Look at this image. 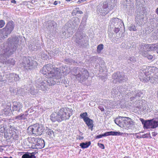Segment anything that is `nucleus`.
Masks as SVG:
<instances>
[{"mask_svg":"<svg viewBox=\"0 0 158 158\" xmlns=\"http://www.w3.org/2000/svg\"><path fill=\"white\" fill-rule=\"evenodd\" d=\"M109 0H106L103 4H100L97 6V13L98 14L104 16L109 12Z\"/></svg>","mask_w":158,"mask_h":158,"instance_id":"nucleus-8","label":"nucleus"},{"mask_svg":"<svg viewBox=\"0 0 158 158\" xmlns=\"http://www.w3.org/2000/svg\"><path fill=\"white\" fill-rule=\"evenodd\" d=\"M123 158H131L129 156H125Z\"/></svg>","mask_w":158,"mask_h":158,"instance_id":"nucleus-62","label":"nucleus"},{"mask_svg":"<svg viewBox=\"0 0 158 158\" xmlns=\"http://www.w3.org/2000/svg\"><path fill=\"white\" fill-rule=\"evenodd\" d=\"M47 133L48 135L51 136L54 134V132L51 129H49L47 132Z\"/></svg>","mask_w":158,"mask_h":158,"instance_id":"nucleus-49","label":"nucleus"},{"mask_svg":"<svg viewBox=\"0 0 158 158\" xmlns=\"http://www.w3.org/2000/svg\"><path fill=\"white\" fill-rule=\"evenodd\" d=\"M152 134L153 136L155 137L157 135V133L156 132L154 131L152 133Z\"/></svg>","mask_w":158,"mask_h":158,"instance_id":"nucleus-55","label":"nucleus"},{"mask_svg":"<svg viewBox=\"0 0 158 158\" xmlns=\"http://www.w3.org/2000/svg\"><path fill=\"white\" fill-rule=\"evenodd\" d=\"M56 23L54 21H52L51 22L50 26H49V27L50 28V27H51L52 29H53L56 25Z\"/></svg>","mask_w":158,"mask_h":158,"instance_id":"nucleus-51","label":"nucleus"},{"mask_svg":"<svg viewBox=\"0 0 158 158\" xmlns=\"http://www.w3.org/2000/svg\"><path fill=\"white\" fill-rule=\"evenodd\" d=\"M27 89L26 87L21 88V89L18 91V93L19 94H24L25 93L27 92Z\"/></svg>","mask_w":158,"mask_h":158,"instance_id":"nucleus-35","label":"nucleus"},{"mask_svg":"<svg viewBox=\"0 0 158 158\" xmlns=\"http://www.w3.org/2000/svg\"><path fill=\"white\" fill-rule=\"evenodd\" d=\"M4 158H13L11 156H10L9 158H8L7 157H5Z\"/></svg>","mask_w":158,"mask_h":158,"instance_id":"nucleus-64","label":"nucleus"},{"mask_svg":"<svg viewBox=\"0 0 158 158\" xmlns=\"http://www.w3.org/2000/svg\"><path fill=\"white\" fill-rule=\"evenodd\" d=\"M116 3V0H110L109 1V10H112L115 6Z\"/></svg>","mask_w":158,"mask_h":158,"instance_id":"nucleus-32","label":"nucleus"},{"mask_svg":"<svg viewBox=\"0 0 158 158\" xmlns=\"http://www.w3.org/2000/svg\"><path fill=\"white\" fill-rule=\"evenodd\" d=\"M80 116L83 119L84 121L85 119H87V118H89L87 116L88 114L87 112H84L83 113H81L80 114Z\"/></svg>","mask_w":158,"mask_h":158,"instance_id":"nucleus-37","label":"nucleus"},{"mask_svg":"<svg viewBox=\"0 0 158 158\" xmlns=\"http://www.w3.org/2000/svg\"><path fill=\"white\" fill-rule=\"evenodd\" d=\"M122 134L120 132L117 131H109V135L118 136Z\"/></svg>","mask_w":158,"mask_h":158,"instance_id":"nucleus-33","label":"nucleus"},{"mask_svg":"<svg viewBox=\"0 0 158 158\" xmlns=\"http://www.w3.org/2000/svg\"><path fill=\"white\" fill-rule=\"evenodd\" d=\"M103 48V45L102 44H101L99 45L97 48V52L99 53L101 52V50Z\"/></svg>","mask_w":158,"mask_h":158,"instance_id":"nucleus-40","label":"nucleus"},{"mask_svg":"<svg viewBox=\"0 0 158 158\" xmlns=\"http://www.w3.org/2000/svg\"><path fill=\"white\" fill-rule=\"evenodd\" d=\"M124 7H125L126 10L130 12L134 10L135 6L133 2L126 0V2L124 3Z\"/></svg>","mask_w":158,"mask_h":158,"instance_id":"nucleus-16","label":"nucleus"},{"mask_svg":"<svg viewBox=\"0 0 158 158\" xmlns=\"http://www.w3.org/2000/svg\"><path fill=\"white\" fill-rule=\"evenodd\" d=\"M137 137L138 138H141L142 137H140L138 135H137Z\"/></svg>","mask_w":158,"mask_h":158,"instance_id":"nucleus-63","label":"nucleus"},{"mask_svg":"<svg viewBox=\"0 0 158 158\" xmlns=\"http://www.w3.org/2000/svg\"><path fill=\"white\" fill-rule=\"evenodd\" d=\"M151 121V128L154 129L158 127V119L153 118Z\"/></svg>","mask_w":158,"mask_h":158,"instance_id":"nucleus-29","label":"nucleus"},{"mask_svg":"<svg viewBox=\"0 0 158 158\" xmlns=\"http://www.w3.org/2000/svg\"><path fill=\"white\" fill-rule=\"evenodd\" d=\"M58 4V2L57 1H55L54 2V5H57Z\"/></svg>","mask_w":158,"mask_h":158,"instance_id":"nucleus-60","label":"nucleus"},{"mask_svg":"<svg viewBox=\"0 0 158 158\" xmlns=\"http://www.w3.org/2000/svg\"><path fill=\"white\" fill-rule=\"evenodd\" d=\"M50 118L51 120L53 122L56 121L58 122H60L63 121L61 116L59 115V112H58L57 114H56V113H52L51 115Z\"/></svg>","mask_w":158,"mask_h":158,"instance_id":"nucleus-18","label":"nucleus"},{"mask_svg":"<svg viewBox=\"0 0 158 158\" xmlns=\"http://www.w3.org/2000/svg\"><path fill=\"white\" fill-rule=\"evenodd\" d=\"M85 36V34L81 32H77L73 37L74 41L77 43H79L81 40Z\"/></svg>","mask_w":158,"mask_h":158,"instance_id":"nucleus-17","label":"nucleus"},{"mask_svg":"<svg viewBox=\"0 0 158 158\" xmlns=\"http://www.w3.org/2000/svg\"><path fill=\"white\" fill-rule=\"evenodd\" d=\"M114 27V32L116 33H117L119 31V28H118V26H117V27H116V26L115 27Z\"/></svg>","mask_w":158,"mask_h":158,"instance_id":"nucleus-53","label":"nucleus"},{"mask_svg":"<svg viewBox=\"0 0 158 158\" xmlns=\"http://www.w3.org/2000/svg\"><path fill=\"white\" fill-rule=\"evenodd\" d=\"M55 78H53V79L49 78L47 80H40L36 82L35 86L39 89L45 92L48 90L50 85H55L56 82H59Z\"/></svg>","mask_w":158,"mask_h":158,"instance_id":"nucleus-4","label":"nucleus"},{"mask_svg":"<svg viewBox=\"0 0 158 158\" xmlns=\"http://www.w3.org/2000/svg\"><path fill=\"white\" fill-rule=\"evenodd\" d=\"M112 78L114 82L116 83L117 82L121 83L127 81L128 79L125 74L123 72H117L112 75Z\"/></svg>","mask_w":158,"mask_h":158,"instance_id":"nucleus-10","label":"nucleus"},{"mask_svg":"<svg viewBox=\"0 0 158 158\" xmlns=\"http://www.w3.org/2000/svg\"><path fill=\"white\" fill-rule=\"evenodd\" d=\"M11 2L15 4L16 3V2L15 0H11Z\"/></svg>","mask_w":158,"mask_h":158,"instance_id":"nucleus-58","label":"nucleus"},{"mask_svg":"<svg viewBox=\"0 0 158 158\" xmlns=\"http://www.w3.org/2000/svg\"><path fill=\"white\" fill-rule=\"evenodd\" d=\"M151 51L156 50L158 48V44H151Z\"/></svg>","mask_w":158,"mask_h":158,"instance_id":"nucleus-38","label":"nucleus"},{"mask_svg":"<svg viewBox=\"0 0 158 158\" xmlns=\"http://www.w3.org/2000/svg\"><path fill=\"white\" fill-rule=\"evenodd\" d=\"M135 61V59L134 57H131L128 60V62L130 63H133Z\"/></svg>","mask_w":158,"mask_h":158,"instance_id":"nucleus-45","label":"nucleus"},{"mask_svg":"<svg viewBox=\"0 0 158 158\" xmlns=\"http://www.w3.org/2000/svg\"><path fill=\"white\" fill-rule=\"evenodd\" d=\"M91 144L90 141L88 142L82 143H80V146L82 148H88Z\"/></svg>","mask_w":158,"mask_h":158,"instance_id":"nucleus-31","label":"nucleus"},{"mask_svg":"<svg viewBox=\"0 0 158 158\" xmlns=\"http://www.w3.org/2000/svg\"><path fill=\"white\" fill-rule=\"evenodd\" d=\"M98 145L99 147L102 149H104V144L102 143H98Z\"/></svg>","mask_w":158,"mask_h":158,"instance_id":"nucleus-54","label":"nucleus"},{"mask_svg":"<svg viewBox=\"0 0 158 158\" xmlns=\"http://www.w3.org/2000/svg\"><path fill=\"white\" fill-rule=\"evenodd\" d=\"M34 157H33V156H30L29 154H25L22 156V158H36L35 156H34Z\"/></svg>","mask_w":158,"mask_h":158,"instance_id":"nucleus-44","label":"nucleus"},{"mask_svg":"<svg viewBox=\"0 0 158 158\" xmlns=\"http://www.w3.org/2000/svg\"><path fill=\"white\" fill-rule=\"evenodd\" d=\"M138 9L135 12V20L136 22L138 24H140L143 21V19L144 18V13L143 12V9L142 10Z\"/></svg>","mask_w":158,"mask_h":158,"instance_id":"nucleus-13","label":"nucleus"},{"mask_svg":"<svg viewBox=\"0 0 158 158\" xmlns=\"http://www.w3.org/2000/svg\"><path fill=\"white\" fill-rule=\"evenodd\" d=\"M136 6H139L141 4L143 3V0H135Z\"/></svg>","mask_w":158,"mask_h":158,"instance_id":"nucleus-46","label":"nucleus"},{"mask_svg":"<svg viewBox=\"0 0 158 158\" xmlns=\"http://www.w3.org/2000/svg\"><path fill=\"white\" fill-rule=\"evenodd\" d=\"M14 73H8L6 75V78L8 80H13L14 77Z\"/></svg>","mask_w":158,"mask_h":158,"instance_id":"nucleus-36","label":"nucleus"},{"mask_svg":"<svg viewBox=\"0 0 158 158\" xmlns=\"http://www.w3.org/2000/svg\"><path fill=\"white\" fill-rule=\"evenodd\" d=\"M5 24V23L4 20H0V28L2 27Z\"/></svg>","mask_w":158,"mask_h":158,"instance_id":"nucleus-52","label":"nucleus"},{"mask_svg":"<svg viewBox=\"0 0 158 158\" xmlns=\"http://www.w3.org/2000/svg\"><path fill=\"white\" fill-rule=\"evenodd\" d=\"M74 21H75L74 23H75V24L73 25H72L71 24H70V22H68V23L66 24V26L69 28H73V25L74 26H77V25L80 23V20L78 18H75Z\"/></svg>","mask_w":158,"mask_h":158,"instance_id":"nucleus-28","label":"nucleus"},{"mask_svg":"<svg viewBox=\"0 0 158 158\" xmlns=\"http://www.w3.org/2000/svg\"><path fill=\"white\" fill-rule=\"evenodd\" d=\"M3 29V28L0 30V37L2 38V37H3L5 38V36H7V35L6 36L5 35V30Z\"/></svg>","mask_w":158,"mask_h":158,"instance_id":"nucleus-41","label":"nucleus"},{"mask_svg":"<svg viewBox=\"0 0 158 158\" xmlns=\"http://www.w3.org/2000/svg\"><path fill=\"white\" fill-rule=\"evenodd\" d=\"M156 13L158 15V7L156 9Z\"/></svg>","mask_w":158,"mask_h":158,"instance_id":"nucleus-61","label":"nucleus"},{"mask_svg":"<svg viewBox=\"0 0 158 158\" xmlns=\"http://www.w3.org/2000/svg\"><path fill=\"white\" fill-rule=\"evenodd\" d=\"M111 23L110 28H113L114 27H117L118 23L120 24L122 22L121 20L117 18H113L110 20Z\"/></svg>","mask_w":158,"mask_h":158,"instance_id":"nucleus-20","label":"nucleus"},{"mask_svg":"<svg viewBox=\"0 0 158 158\" xmlns=\"http://www.w3.org/2000/svg\"><path fill=\"white\" fill-rule=\"evenodd\" d=\"M3 81V78L2 76L0 75V81Z\"/></svg>","mask_w":158,"mask_h":158,"instance_id":"nucleus-59","label":"nucleus"},{"mask_svg":"<svg viewBox=\"0 0 158 158\" xmlns=\"http://www.w3.org/2000/svg\"><path fill=\"white\" fill-rule=\"evenodd\" d=\"M125 118H126V117H119L114 120V122L120 127H124V125L126 124L125 123L126 119Z\"/></svg>","mask_w":158,"mask_h":158,"instance_id":"nucleus-15","label":"nucleus"},{"mask_svg":"<svg viewBox=\"0 0 158 158\" xmlns=\"http://www.w3.org/2000/svg\"><path fill=\"white\" fill-rule=\"evenodd\" d=\"M59 115L63 120L68 119L73 114V110L72 108L64 107L61 108L58 111Z\"/></svg>","mask_w":158,"mask_h":158,"instance_id":"nucleus-7","label":"nucleus"},{"mask_svg":"<svg viewBox=\"0 0 158 158\" xmlns=\"http://www.w3.org/2000/svg\"><path fill=\"white\" fill-rule=\"evenodd\" d=\"M24 115L23 114H21L19 115L16 116L15 118L16 119L18 120H22L23 119V116Z\"/></svg>","mask_w":158,"mask_h":158,"instance_id":"nucleus-48","label":"nucleus"},{"mask_svg":"<svg viewBox=\"0 0 158 158\" xmlns=\"http://www.w3.org/2000/svg\"><path fill=\"white\" fill-rule=\"evenodd\" d=\"M29 49L33 51H35V49H37L36 46L34 45H29Z\"/></svg>","mask_w":158,"mask_h":158,"instance_id":"nucleus-47","label":"nucleus"},{"mask_svg":"<svg viewBox=\"0 0 158 158\" xmlns=\"http://www.w3.org/2000/svg\"><path fill=\"white\" fill-rule=\"evenodd\" d=\"M122 87L121 86H119L117 87V88H113L112 90V91L111 93L113 94H117L118 93H120L122 92Z\"/></svg>","mask_w":158,"mask_h":158,"instance_id":"nucleus-26","label":"nucleus"},{"mask_svg":"<svg viewBox=\"0 0 158 158\" xmlns=\"http://www.w3.org/2000/svg\"><path fill=\"white\" fill-rule=\"evenodd\" d=\"M37 65V62L34 60H30L27 58H25L24 61L21 64V66L25 68L26 69H31Z\"/></svg>","mask_w":158,"mask_h":158,"instance_id":"nucleus-11","label":"nucleus"},{"mask_svg":"<svg viewBox=\"0 0 158 158\" xmlns=\"http://www.w3.org/2000/svg\"><path fill=\"white\" fill-rule=\"evenodd\" d=\"M140 120L144 128L148 129L151 128L152 119L145 120L143 118H140Z\"/></svg>","mask_w":158,"mask_h":158,"instance_id":"nucleus-19","label":"nucleus"},{"mask_svg":"<svg viewBox=\"0 0 158 158\" xmlns=\"http://www.w3.org/2000/svg\"><path fill=\"white\" fill-rule=\"evenodd\" d=\"M19 78L18 75L14 73L13 80H14L15 81H18L19 80Z\"/></svg>","mask_w":158,"mask_h":158,"instance_id":"nucleus-50","label":"nucleus"},{"mask_svg":"<svg viewBox=\"0 0 158 158\" xmlns=\"http://www.w3.org/2000/svg\"><path fill=\"white\" fill-rule=\"evenodd\" d=\"M83 12L79 10V8H75L72 12V14L73 15H76L77 14H82Z\"/></svg>","mask_w":158,"mask_h":158,"instance_id":"nucleus-34","label":"nucleus"},{"mask_svg":"<svg viewBox=\"0 0 158 158\" xmlns=\"http://www.w3.org/2000/svg\"><path fill=\"white\" fill-rule=\"evenodd\" d=\"M3 112H4V114L6 115H8L11 112V105H5L4 106V109L3 110Z\"/></svg>","mask_w":158,"mask_h":158,"instance_id":"nucleus-23","label":"nucleus"},{"mask_svg":"<svg viewBox=\"0 0 158 158\" xmlns=\"http://www.w3.org/2000/svg\"><path fill=\"white\" fill-rule=\"evenodd\" d=\"M129 30L130 31H135L136 29L135 25L133 24H131L129 27Z\"/></svg>","mask_w":158,"mask_h":158,"instance_id":"nucleus-43","label":"nucleus"},{"mask_svg":"<svg viewBox=\"0 0 158 158\" xmlns=\"http://www.w3.org/2000/svg\"><path fill=\"white\" fill-rule=\"evenodd\" d=\"M84 121L88 126L89 129H90L91 131H92L94 126L93 120L89 118L85 119Z\"/></svg>","mask_w":158,"mask_h":158,"instance_id":"nucleus-22","label":"nucleus"},{"mask_svg":"<svg viewBox=\"0 0 158 158\" xmlns=\"http://www.w3.org/2000/svg\"><path fill=\"white\" fill-rule=\"evenodd\" d=\"M40 72L45 75L48 79L55 78L58 80L61 78V73L58 68H54L51 64H48L44 66L40 70Z\"/></svg>","mask_w":158,"mask_h":158,"instance_id":"nucleus-3","label":"nucleus"},{"mask_svg":"<svg viewBox=\"0 0 158 158\" xmlns=\"http://www.w3.org/2000/svg\"><path fill=\"white\" fill-rule=\"evenodd\" d=\"M30 142L31 143L35 144L34 142H36L35 144V148L41 149L44 148L45 145L44 140L40 138H36L35 137L30 138L29 139Z\"/></svg>","mask_w":158,"mask_h":158,"instance_id":"nucleus-12","label":"nucleus"},{"mask_svg":"<svg viewBox=\"0 0 158 158\" xmlns=\"http://www.w3.org/2000/svg\"><path fill=\"white\" fill-rule=\"evenodd\" d=\"M144 70L143 73L140 75L139 78L142 82H147L149 81L152 83L158 82V69L153 67L147 69L146 66L143 67Z\"/></svg>","mask_w":158,"mask_h":158,"instance_id":"nucleus-2","label":"nucleus"},{"mask_svg":"<svg viewBox=\"0 0 158 158\" xmlns=\"http://www.w3.org/2000/svg\"><path fill=\"white\" fill-rule=\"evenodd\" d=\"M72 73L76 76V78L80 81H83L86 80L89 74L87 70L81 68H74Z\"/></svg>","mask_w":158,"mask_h":158,"instance_id":"nucleus-5","label":"nucleus"},{"mask_svg":"<svg viewBox=\"0 0 158 158\" xmlns=\"http://www.w3.org/2000/svg\"><path fill=\"white\" fill-rule=\"evenodd\" d=\"M8 43H6L1 46L0 50V63L5 64L10 67L14 65L15 62L12 59H10L7 61L6 59L7 57L12 55L15 51L18 46L19 39L18 37H15L11 39L9 38L7 40Z\"/></svg>","mask_w":158,"mask_h":158,"instance_id":"nucleus-1","label":"nucleus"},{"mask_svg":"<svg viewBox=\"0 0 158 158\" xmlns=\"http://www.w3.org/2000/svg\"><path fill=\"white\" fill-rule=\"evenodd\" d=\"M151 44H143L141 45L139 52L143 56L147 57L149 60H151L153 56L148 53V52L151 51Z\"/></svg>","mask_w":158,"mask_h":158,"instance_id":"nucleus-9","label":"nucleus"},{"mask_svg":"<svg viewBox=\"0 0 158 158\" xmlns=\"http://www.w3.org/2000/svg\"><path fill=\"white\" fill-rule=\"evenodd\" d=\"M98 108L101 110V111H102L104 110V109L103 107H101L100 106L98 107Z\"/></svg>","mask_w":158,"mask_h":158,"instance_id":"nucleus-57","label":"nucleus"},{"mask_svg":"<svg viewBox=\"0 0 158 158\" xmlns=\"http://www.w3.org/2000/svg\"><path fill=\"white\" fill-rule=\"evenodd\" d=\"M148 134H145L142 136V137L143 138H146L148 137Z\"/></svg>","mask_w":158,"mask_h":158,"instance_id":"nucleus-56","label":"nucleus"},{"mask_svg":"<svg viewBox=\"0 0 158 158\" xmlns=\"http://www.w3.org/2000/svg\"><path fill=\"white\" fill-rule=\"evenodd\" d=\"M74 69V68L73 69H70L69 68L66 67V70H65L64 71L63 70V73H65L66 74H68L71 72H72V71Z\"/></svg>","mask_w":158,"mask_h":158,"instance_id":"nucleus-42","label":"nucleus"},{"mask_svg":"<svg viewBox=\"0 0 158 158\" xmlns=\"http://www.w3.org/2000/svg\"><path fill=\"white\" fill-rule=\"evenodd\" d=\"M129 90L133 92V94L134 95V96H133V98L139 99V98H142L143 97V94L141 92H138V91H137V93H136V90L134 89V91H133L132 89H131V90Z\"/></svg>","mask_w":158,"mask_h":158,"instance_id":"nucleus-24","label":"nucleus"},{"mask_svg":"<svg viewBox=\"0 0 158 158\" xmlns=\"http://www.w3.org/2000/svg\"><path fill=\"white\" fill-rule=\"evenodd\" d=\"M146 101L144 99H140L139 100L135 101L136 103H141V104H139L138 105L136 106L137 107L139 108H141L142 107H144L145 106V103L146 102Z\"/></svg>","mask_w":158,"mask_h":158,"instance_id":"nucleus-27","label":"nucleus"},{"mask_svg":"<svg viewBox=\"0 0 158 158\" xmlns=\"http://www.w3.org/2000/svg\"><path fill=\"white\" fill-rule=\"evenodd\" d=\"M45 130L43 125L36 123L30 126L27 128V132L30 135H40L42 134Z\"/></svg>","mask_w":158,"mask_h":158,"instance_id":"nucleus-6","label":"nucleus"},{"mask_svg":"<svg viewBox=\"0 0 158 158\" xmlns=\"http://www.w3.org/2000/svg\"><path fill=\"white\" fill-rule=\"evenodd\" d=\"M125 120V124L124 125L125 128H130L132 127L134 124V121L130 118L126 117Z\"/></svg>","mask_w":158,"mask_h":158,"instance_id":"nucleus-21","label":"nucleus"},{"mask_svg":"<svg viewBox=\"0 0 158 158\" xmlns=\"http://www.w3.org/2000/svg\"><path fill=\"white\" fill-rule=\"evenodd\" d=\"M122 46L123 47L127 49H129L131 48V44L129 42H127L124 43H122Z\"/></svg>","mask_w":158,"mask_h":158,"instance_id":"nucleus-30","label":"nucleus"},{"mask_svg":"<svg viewBox=\"0 0 158 158\" xmlns=\"http://www.w3.org/2000/svg\"><path fill=\"white\" fill-rule=\"evenodd\" d=\"M22 107V105L20 103L14 102L13 103V110L19 111Z\"/></svg>","mask_w":158,"mask_h":158,"instance_id":"nucleus-25","label":"nucleus"},{"mask_svg":"<svg viewBox=\"0 0 158 158\" xmlns=\"http://www.w3.org/2000/svg\"><path fill=\"white\" fill-rule=\"evenodd\" d=\"M14 25L13 22H9L6 25L5 27L3 28L4 30L5 35L7 36L13 30Z\"/></svg>","mask_w":158,"mask_h":158,"instance_id":"nucleus-14","label":"nucleus"},{"mask_svg":"<svg viewBox=\"0 0 158 158\" xmlns=\"http://www.w3.org/2000/svg\"><path fill=\"white\" fill-rule=\"evenodd\" d=\"M109 135V132H107L104 133L103 134H101L99 135H98L95 137L96 139H99L102 138L103 136H107Z\"/></svg>","mask_w":158,"mask_h":158,"instance_id":"nucleus-39","label":"nucleus"}]
</instances>
